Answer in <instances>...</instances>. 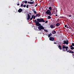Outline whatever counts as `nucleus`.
Returning <instances> with one entry per match:
<instances>
[{"instance_id": "1", "label": "nucleus", "mask_w": 74, "mask_h": 74, "mask_svg": "<svg viewBox=\"0 0 74 74\" xmlns=\"http://www.w3.org/2000/svg\"><path fill=\"white\" fill-rule=\"evenodd\" d=\"M37 21H38L39 22H45L44 20V18H38L37 19Z\"/></svg>"}, {"instance_id": "2", "label": "nucleus", "mask_w": 74, "mask_h": 74, "mask_svg": "<svg viewBox=\"0 0 74 74\" xmlns=\"http://www.w3.org/2000/svg\"><path fill=\"white\" fill-rule=\"evenodd\" d=\"M45 13L46 14L49 15H50V16L51 15V11L49 10H47V11L45 12Z\"/></svg>"}, {"instance_id": "3", "label": "nucleus", "mask_w": 74, "mask_h": 74, "mask_svg": "<svg viewBox=\"0 0 74 74\" xmlns=\"http://www.w3.org/2000/svg\"><path fill=\"white\" fill-rule=\"evenodd\" d=\"M38 29L40 30H44V27H43V26L42 25H41L40 26H39L38 27Z\"/></svg>"}, {"instance_id": "4", "label": "nucleus", "mask_w": 74, "mask_h": 74, "mask_svg": "<svg viewBox=\"0 0 74 74\" xmlns=\"http://www.w3.org/2000/svg\"><path fill=\"white\" fill-rule=\"evenodd\" d=\"M63 42H64L63 43V44H66V45H68L69 44V41L68 40H64Z\"/></svg>"}, {"instance_id": "5", "label": "nucleus", "mask_w": 74, "mask_h": 74, "mask_svg": "<svg viewBox=\"0 0 74 74\" xmlns=\"http://www.w3.org/2000/svg\"><path fill=\"white\" fill-rule=\"evenodd\" d=\"M37 22L36 23V26H42L41 24L40 23V22Z\"/></svg>"}, {"instance_id": "6", "label": "nucleus", "mask_w": 74, "mask_h": 74, "mask_svg": "<svg viewBox=\"0 0 74 74\" xmlns=\"http://www.w3.org/2000/svg\"><path fill=\"white\" fill-rule=\"evenodd\" d=\"M49 40H50V41H54V40H55V38H54L53 37H50L49 38Z\"/></svg>"}, {"instance_id": "7", "label": "nucleus", "mask_w": 74, "mask_h": 74, "mask_svg": "<svg viewBox=\"0 0 74 74\" xmlns=\"http://www.w3.org/2000/svg\"><path fill=\"white\" fill-rule=\"evenodd\" d=\"M27 20H29L30 19V16L29 15V14H27Z\"/></svg>"}, {"instance_id": "8", "label": "nucleus", "mask_w": 74, "mask_h": 74, "mask_svg": "<svg viewBox=\"0 0 74 74\" xmlns=\"http://www.w3.org/2000/svg\"><path fill=\"white\" fill-rule=\"evenodd\" d=\"M67 52H69L70 53H74V52L73 51H72L71 50H69L67 51Z\"/></svg>"}, {"instance_id": "9", "label": "nucleus", "mask_w": 74, "mask_h": 74, "mask_svg": "<svg viewBox=\"0 0 74 74\" xmlns=\"http://www.w3.org/2000/svg\"><path fill=\"white\" fill-rule=\"evenodd\" d=\"M41 16V15H40V14L39 13H38V14H36V17H39L40 16Z\"/></svg>"}, {"instance_id": "10", "label": "nucleus", "mask_w": 74, "mask_h": 74, "mask_svg": "<svg viewBox=\"0 0 74 74\" xmlns=\"http://www.w3.org/2000/svg\"><path fill=\"white\" fill-rule=\"evenodd\" d=\"M23 10L21 8H20L19 10H18V12L20 13L21 12H22V11Z\"/></svg>"}, {"instance_id": "11", "label": "nucleus", "mask_w": 74, "mask_h": 74, "mask_svg": "<svg viewBox=\"0 0 74 74\" xmlns=\"http://www.w3.org/2000/svg\"><path fill=\"white\" fill-rule=\"evenodd\" d=\"M55 27V26L53 25H50V27L51 29H53Z\"/></svg>"}, {"instance_id": "12", "label": "nucleus", "mask_w": 74, "mask_h": 74, "mask_svg": "<svg viewBox=\"0 0 74 74\" xmlns=\"http://www.w3.org/2000/svg\"><path fill=\"white\" fill-rule=\"evenodd\" d=\"M56 26H57V27H58L59 26H60V23H57L56 24Z\"/></svg>"}, {"instance_id": "13", "label": "nucleus", "mask_w": 74, "mask_h": 74, "mask_svg": "<svg viewBox=\"0 0 74 74\" xmlns=\"http://www.w3.org/2000/svg\"><path fill=\"white\" fill-rule=\"evenodd\" d=\"M58 48L60 49V50H62V48H62L61 46L60 45L58 46Z\"/></svg>"}, {"instance_id": "14", "label": "nucleus", "mask_w": 74, "mask_h": 74, "mask_svg": "<svg viewBox=\"0 0 74 74\" xmlns=\"http://www.w3.org/2000/svg\"><path fill=\"white\" fill-rule=\"evenodd\" d=\"M67 48V47L63 45L62 46V48L63 49H66V48Z\"/></svg>"}, {"instance_id": "15", "label": "nucleus", "mask_w": 74, "mask_h": 74, "mask_svg": "<svg viewBox=\"0 0 74 74\" xmlns=\"http://www.w3.org/2000/svg\"><path fill=\"white\" fill-rule=\"evenodd\" d=\"M49 9L50 11H51V10H52V7H50L49 8Z\"/></svg>"}, {"instance_id": "16", "label": "nucleus", "mask_w": 74, "mask_h": 74, "mask_svg": "<svg viewBox=\"0 0 74 74\" xmlns=\"http://www.w3.org/2000/svg\"><path fill=\"white\" fill-rule=\"evenodd\" d=\"M53 12L54 14H56V12H55V9H53Z\"/></svg>"}, {"instance_id": "17", "label": "nucleus", "mask_w": 74, "mask_h": 74, "mask_svg": "<svg viewBox=\"0 0 74 74\" xmlns=\"http://www.w3.org/2000/svg\"><path fill=\"white\" fill-rule=\"evenodd\" d=\"M34 4V1H33V2H30V4Z\"/></svg>"}, {"instance_id": "18", "label": "nucleus", "mask_w": 74, "mask_h": 74, "mask_svg": "<svg viewBox=\"0 0 74 74\" xmlns=\"http://www.w3.org/2000/svg\"><path fill=\"white\" fill-rule=\"evenodd\" d=\"M53 34H56V31L54 30L53 32Z\"/></svg>"}, {"instance_id": "19", "label": "nucleus", "mask_w": 74, "mask_h": 74, "mask_svg": "<svg viewBox=\"0 0 74 74\" xmlns=\"http://www.w3.org/2000/svg\"><path fill=\"white\" fill-rule=\"evenodd\" d=\"M51 17L50 16H48V19H51Z\"/></svg>"}, {"instance_id": "20", "label": "nucleus", "mask_w": 74, "mask_h": 74, "mask_svg": "<svg viewBox=\"0 0 74 74\" xmlns=\"http://www.w3.org/2000/svg\"><path fill=\"white\" fill-rule=\"evenodd\" d=\"M34 12V14H37V12H36V11H33Z\"/></svg>"}, {"instance_id": "21", "label": "nucleus", "mask_w": 74, "mask_h": 74, "mask_svg": "<svg viewBox=\"0 0 74 74\" xmlns=\"http://www.w3.org/2000/svg\"><path fill=\"white\" fill-rule=\"evenodd\" d=\"M66 51H67H67H68V47H66Z\"/></svg>"}, {"instance_id": "22", "label": "nucleus", "mask_w": 74, "mask_h": 74, "mask_svg": "<svg viewBox=\"0 0 74 74\" xmlns=\"http://www.w3.org/2000/svg\"><path fill=\"white\" fill-rule=\"evenodd\" d=\"M36 20H34V23H36H36H37V22H38V21H36Z\"/></svg>"}, {"instance_id": "23", "label": "nucleus", "mask_w": 74, "mask_h": 74, "mask_svg": "<svg viewBox=\"0 0 74 74\" xmlns=\"http://www.w3.org/2000/svg\"><path fill=\"white\" fill-rule=\"evenodd\" d=\"M24 3L25 4H27V1H24Z\"/></svg>"}, {"instance_id": "24", "label": "nucleus", "mask_w": 74, "mask_h": 74, "mask_svg": "<svg viewBox=\"0 0 74 74\" xmlns=\"http://www.w3.org/2000/svg\"><path fill=\"white\" fill-rule=\"evenodd\" d=\"M71 49L72 50H73V49H74V47H72L71 48Z\"/></svg>"}, {"instance_id": "25", "label": "nucleus", "mask_w": 74, "mask_h": 74, "mask_svg": "<svg viewBox=\"0 0 74 74\" xmlns=\"http://www.w3.org/2000/svg\"><path fill=\"white\" fill-rule=\"evenodd\" d=\"M51 12H52V13H51V15H53V10H51Z\"/></svg>"}, {"instance_id": "26", "label": "nucleus", "mask_w": 74, "mask_h": 74, "mask_svg": "<svg viewBox=\"0 0 74 74\" xmlns=\"http://www.w3.org/2000/svg\"><path fill=\"white\" fill-rule=\"evenodd\" d=\"M44 31H45V32H48V30H47L44 29Z\"/></svg>"}, {"instance_id": "27", "label": "nucleus", "mask_w": 74, "mask_h": 74, "mask_svg": "<svg viewBox=\"0 0 74 74\" xmlns=\"http://www.w3.org/2000/svg\"><path fill=\"white\" fill-rule=\"evenodd\" d=\"M36 16H34L33 18L34 19H35V18H36Z\"/></svg>"}, {"instance_id": "28", "label": "nucleus", "mask_w": 74, "mask_h": 74, "mask_svg": "<svg viewBox=\"0 0 74 74\" xmlns=\"http://www.w3.org/2000/svg\"><path fill=\"white\" fill-rule=\"evenodd\" d=\"M62 51L63 52H64H64H66V49H63L62 50Z\"/></svg>"}, {"instance_id": "29", "label": "nucleus", "mask_w": 74, "mask_h": 74, "mask_svg": "<svg viewBox=\"0 0 74 74\" xmlns=\"http://www.w3.org/2000/svg\"><path fill=\"white\" fill-rule=\"evenodd\" d=\"M72 45L74 46V43H73L72 44Z\"/></svg>"}, {"instance_id": "30", "label": "nucleus", "mask_w": 74, "mask_h": 74, "mask_svg": "<svg viewBox=\"0 0 74 74\" xmlns=\"http://www.w3.org/2000/svg\"><path fill=\"white\" fill-rule=\"evenodd\" d=\"M29 5H27L26 6V8H29Z\"/></svg>"}, {"instance_id": "31", "label": "nucleus", "mask_w": 74, "mask_h": 74, "mask_svg": "<svg viewBox=\"0 0 74 74\" xmlns=\"http://www.w3.org/2000/svg\"><path fill=\"white\" fill-rule=\"evenodd\" d=\"M34 15H32V19H33V18H34Z\"/></svg>"}, {"instance_id": "32", "label": "nucleus", "mask_w": 74, "mask_h": 74, "mask_svg": "<svg viewBox=\"0 0 74 74\" xmlns=\"http://www.w3.org/2000/svg\"><path fill=\"white\" fill-rule=\"evenodd\" d=\"M52 8H54V5H52Z\"/></svg>"}, {"instance_id": "33", "label": "nucleus", "mask_w": 74, "mask_h": 74, "mask_svg": "<svg viewBox=\"0 0 74 74\" xmlns=\"http://www.w3.org/2000/svg\"><path fill=\"white\" fill-rule=\"evenodd\" d=\"M50 37H51V35H50V34H49L48 35V37L49 38Z\"/></svg>"}, {"instance_id": "34", "label": "nucleus", "mask_w": 74, "mask_h": 74, "mask_svg": "<svg viewBox=\"0 0 74 74\" xmlns=\"http://www.w3.org/2000/svg\"><path fill=\"white\" fill-rule=\"evenodd\" d=\"M37 5H38V3H37V4H36L35 5V7H37Z\"/></svg>"}, {"instance_id": "35", "label": "nucleus", "mask_w": 74, "mask_h": 74, "mask_svg": "<svg viewBox=\"0 0 74 74\" xmlns=\"http://www.w3.org/2000/svg\"><path fill=\"white\" fill-rule=\"evenodd\" d=\"M23 6V4H21V7H22Z\"/></svg>"}, {"instance_id": "36", "label": "nucleus", "mask_w": 74, "mask_h": 74, "mask_svg": "<svg viewBox=\"0 0 74 74\" xmlns=\"http://www.w3.org/2000/svg\"><path fill=\"white\" fill-rule=\"evenodd\" d=\"M26 5H23V7H26Z\"/></svg>"}, {"instance_id": "37", "label": "nucleus", "mask_w": 74, "mask_h": 74, "mask_svg": "<svg viewBox=\"0 0 74 74\" xmlns=\"http://www.w3.org/2000/svg\"><path fill=\"white\" fill-rule=\"evenodd\" d=\"M47 22H48V21H46L45 23H47Z\"/></svg>"}, {"instance_id": "38", "label": "nucleus", "mask_w": 74, "mask_h": 74, "mask_svg": "<svg viewBox=\"0 0 74 74\" xmlns=\"http://www.w3.org/2000/svg\"><path fill=\"white\" fill-rule=\"evenodd\" d=\"M69 17H71V15H69Z\"/></svg>"}, {"instance_id": "39", "label": "nucleus", "mask_w": 74, "mask_h": 74, "mask_svg": "<svg viewBox=\"0 0 74 74\" xmlns=\"http://www.w3.org/2000/svg\"><path fill=\"white\" fill-rule=\"evenodd\" d=\"M54 44H56V42H54Z\"/></svg>"}, {"instance_id": "40", "label": "nucleus", "mask_w": 74, "mask_h": 74, "mask_svg": "<svg viewBox=\"0 0 74 74\" xmlns=\"http://www.w3.org/2000/svg\"><path fill=\"white\" fill-rule=\"evenodd\" d=\"M70 47H71V48H72V47H73V46L72 45H71L70 46Z\"/></svg>"}, {"instance_id": "41", "label": "nucleus", "mask_w": 74, "mask_h": 74, "mask_svg": "<svg viewBox=\"0 0 74 74\" xmlns=\"http://www.w3.org/2000/svg\"><path fill=\"white\" fill-rule=\"evenodd\" d=\"M17 5H19V3H18V4H17Z\"/></svg>"}, {"instance_id": "42", "label": "nucleus", "mask_w": 74, "mask_h": 74, "mask_svg": "<svg viewBox=\"0 0 74 74\" xmlns=\"http://www.w3.org/2000/svg\"><path fill=\"white\" fill-rule=\"evenodd\" d=\"M30 2H28V4H30Z\"/></svg>"}, {"instance_id": "43", "label": "nucleus", "mask_w": 74, "mask_h": 74, "mask_svg": "<svg viewBox=\"0 0 74 74\" xmlns=\"http://www.w3.org/2000/svg\"><path fill=\"white\" fill-rule=\"evenodd\" d=\"M65 27H67V25H65Z\"/></svg>"}, {"instance_id": "44", "label": "nucleus", "mask_w": 74, "mask_h": 74, "mask_svg": "<svg viewBox=\"0 0 74 74\" xmlns=\"http://www.w3.org/2000/svg\"><path fill=\"white\" fill-rule=\"evenodd\" d=\"M49 34L50 35V36H52V34L50 33Z\"/></svg>"}, {"instance_id": "45", "label": "nucleus", "mask_w": 74, "mask_h": 74, "mask_svg": "<svg viewBox=\"0 0 74 74\" xmlns=\"http://www.w3.org/2000/svg\"><path fill=\"white\" fill-rule=\"evenodd\" d=\"M32 19H33L32 18H30V20H32Z\"/></svg>"}, {"instance_id": "46", "label": "nucleus", "mask_w": 74, "mask_h": 74, "mask_svg": "<svg viewBox=\"0 0 74 74\" xmlns=\"http://www.w3.org/2000/svg\"><path fill=\"white\" fill-rule=\"evenodd\" d=\"M29 15H31V14H32V13H29Z\"/></svg>"}, {"instance_id": "47", "label": "nucleus", "mask_w": 74, "mask_h": 74, "mask_svg": "<svg viewBox=\"0 0 74 74\" xmlns=\"http://www.w3.org/2000/svg\"><path fill=\"white\" fill-rule=\"evenodd\" d=\"M56 16H58V15L56 14Z\"/></svg>"}, {"instance_id": "48", "label": "nucleus", "mask_w": 74, "mask_h": 74, "mask_svg": "<svg viewBox=\"0 0 74 74\" xmlns=\"http://www.w3.org/2000/svg\"><path fill=\"white\" fill-rule=\"evenodd\" d=\"M66 28H69V27L68 26H67Z\"/></svg>"}, {"instance_id": "49", "label": "nucleus", "mask_w": 74, "mask_h": 74, "mask_svg": "<svg viewBox=\"0 0 74 74\" xmlns=\"http://www.w3.org/2000/svg\"><path fill=\"white\" fill-rule=\"evenodd\" d=\"M31 5V6H33V5Z\"/></svg>"}, {"instance_id": "50", "label": "nucleus", "mask_w": 74, "mask_h": 74, "mask_svg": "<svg viewBox=\"0 0 74 74\" xmlns=\"http://www.w3.org/2000/svg\"><path fill=\"white\" fill-rule=\"evenodd\" d=\"M72 55H73V56H74V54H72Z\"/></svg>"}, {"instance_id": "51", "label": "nucleus", "mask_w": 74, "mask_h": 74, "mask_svg": "<svg viewBox=\"0 0 74 74\" xmlns=\"http://www.w3.org/2000/svg\"><path fill=\"white\" fill-rule=\"evenodd\" d=\"M58 12V10L56 11V12Z\"/></svg>"}, {"instance_id": "52", "label": "nucleus", "mask_w": 74, "mask_h": 74, "mask_svg": "<svg viewBox=\"0 0 74 74\" xmlns=\"http://www.w3.org/2000/svg\"><path fill=\"white\" fill-rule=\"evenodd\" d=\"M49 1H51V0H49Z\"/></svg>"}, {"instance_id": "53", "label": "nucleus", "mask_w": 74, "mask_h": 74, "mask_svg": "<svg viewBox=\"0 0 74 74\" xmlns=\"http://www.w3.org/2000/svg\"><path fill=\"white\" fill-rule=\"evenodd\" d=\"M18 3H19V1H18Z\"/></svg>"}]
</instances>
